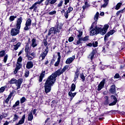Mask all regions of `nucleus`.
<instances>
[{
    "mask_svg": "<svg viewBox=\"0 0 125 125\" xmlns=\"http://www.w3.org/2000/svg\"><path fill=\"white\" fill-rule=\"evenodd\" d=\"M82 36H83V31H79V34L77 35L78 39H82Z\"/></svg>",
    "mask_w": 125,
    "mask_h": 125,
    "instance_id": "obj_39",
    "label": "nucleus"
},
{
    "mask_svg": "<svg viewBox=\"0 0 125 125\" xmlns=\"http://www.w3.org/2000/svg\"><path fill=\"white\" fill-rule=\"evenodd\" d=\"M73 41H74V37H69V38L68 39V42H73Z\"/></svg>",
    "mask_w": 125,
    "mask_h": 125,
    "instance_id": "obj_54",
    "label": "nucleus"
},
{
    "mask_svg": "<svg viewBox=\"0 0 125 125\" xmlns=\"http://www.w3.org/2000/svg\"><path fill=\"white\" fill-rule=\"evenodd\" d=\"M114 78V79H119L120 78V74H119V73H116Z\"/></svg>",
    "mask_w": 125,
    "mask_h": 125,
    "instance_id": "obj_51",
    "label": "nucleus"
},
{
    "mask_svg": "<svg viewBox=\"0 0 125 125\" xmlns=\"http://www.w3.org/2000/svg\"><path fill=\"white\" fill-rule=\"evenodd\" d=\"M76 89V85L74 83H72L71 85V89L70 90L71 91H75Z\"/></svg>",
    "mask_w": 125,
    "mask_h": 125,
    "instance_id": "obj_33",
    "label": "nucleus"
},
{
    "mask_svg": "<svg viewBox=\"0 0 125 125\" xmlns=\"http://www.w3.org/2000/svg\"><path fill=\"white\" fill-rule=\"evenodd\" d=\"M33 119H34L33 113L32 112H30L29 114L28 115L27 120L29 121L32 122V121H33Z\"/></svg>",
    "mask_w": 125,
    "mask_h": 125,
    "instance_id": "obj_21",
    "label": "nucleus"
},
{
    "mask_svg": "<svg viewBox=\"0 0 125 125\" xmlns=\"http://www.w3.org/2000/svg\"><path fill=\"white\" fill-rule=\"evenodd\" d=\"M17 16H11L9 18V20H10L11 21H14V19L15 18H17Z\"/></svg>",
    "mask_w": 125,
    "mask_h": 125,
    "instance_id": "obj_37",
    "label": "nucleus"
},
{
    "mask_svg": "<svg viewBox=\"0 0 125 125\" xmlns=\"http://www.w3.org/2000/svg\"><path fill=\"white\" fill-rule=\"evenodd\" d=\"M7 58H8V55H6L4 56V59H3V62H4V63H6V61H7Z\"/></svg>",
    "mask_w": 125,
    "mask_h": 125,
    "instance_id": "obj_41",
    "label": "nucleus"
},
{
    "mask_svg": "<svg viewBox=\"0 0 125 125\" xmlns=\"http://www.w3.org/2000/svg\"><path fill=\"white\" fill-rule=\"evenodd\" d=\"M21 64L20 63V62H17V64H16V69H18L19 70H20V69H21Z\"/></svg>",
    "mask_w": 125,
    "mask_h": 125,
    "instance_id": "obj_31",
    "label": "nucleus"
},
{
    "mask_svg": "<svg viewBox=\"0 0 125 125\" xmlns=\"http://www.w3.org/2000/svg\"><path fill=\"white\" fill-rule=\"evenodd\" d=\"M26 118V115L25 114H24L21 119L19 121L18 123L19 125H23V124H24V123H25V119Z\"/></svg>",
    "mask_w": 125,
    "mask_h": 125,
    "instance_id": "obj_18",
    "label": "nucleus"
},
{
    "mask_svg": "<svg viewBox=\"0 0 125 125\" xmlns=\"http://www.w3.org/2000/svg\"><path fill=\"white\" fill-rule=\"evenodd\" d=\"M4 55H5V51L2 50L0 51V57H3Z\"/></svg>",
    "mask_w": 125,
    "mask_h": 125,
    "instance_id": "obj_32",
    "label": "nucleus"
},
{
    "mask_svg": "<svg viewBox=\"0 0 125 125\" xmlns=\"http://www.w3.org/2000/svg\"><path fill=\"white\" fill-rule=\"evenodd\" d=\"M20 42H18L16 45H14V49H15V50H17V49L19 48V46H20Z\"/></svg>",
    "mask_w": 125,
    "mask_h": 125,
    "instance_id": "obj_27",
    "label": "nucleus"
},
{
    "mask_svg": "<svg viewBox=\"0 0 125 125\" xmlns=\"http://www.w3.org/2000/svg\"><path fill=\"white\" fill-rule=\"evenodd\" d=\"M74 60H75V56H73L72 57L68 58L65 62V63L66 64H71Z\"/></svg>",
    "mask_w": 125,
    "mask_h": 125,
    "instance_id": "obj_16",
    "label": "nucleus"
},
{
    "mask_svg": "<svg viewBox=\"0 0 125 125\" xmlns=\"http://www.w3.org/2000/svg\"><path fill=\"white\" fill-rule=\"evenodd\" d=\"M34 67V64L32 62H28L26 64L27 69H32V67Z\"/></svg>",
    "mask_w": 125,
    "mask_h": 125,
    "instance_id": "obj_20",
    "label": "nucleus"
},
{
    "mask_svg": "<svg viewBox=\"0 0 125 125\" xmlns=\"http://www.w3.org/2000/svg\"><path fill=\"white\" fill-rule=\"evenodd\" d=\"M104 4L102 5V7L105 8L108 5V3H109V0H104Z\"/></svg>",
    "mask_w": 125,
    "mask_h": 125,
    "instance_id": "obj_26",
    "label": "nucleus"
},
{
    "mask_svg": "<svg viewBox=\"0 0 125 125\" xmlns=\"http://www.w3.org/2000/svg\"><path fill=\"white\" fill-rule=\"evenodd\" d=\"M20 104V102L19 101H17L16 103L15 104H14L13 106V108H15L16 107H17L18 105Z\"/></svg>",
    "mask_w": 125,
    "mask_h": 125,
    "instance_id": "obj_36",
    "label": "nucleus"
},
{
    "mask_svg": "<svg viewBox=\"0 0 125 125\" xmlns=\"http://www.w3.org/2000/svg\"><path fill=\"white\" fill-rule=\"evenodd\" d=\"M122 6V3L119 2L118 3L115 7V9H116V10H119V9H120V7H121V6Z\"/></svg>",
    "mask_w": 125,
    "mask_h": 125,
    "instance_id": "obj_30",
    "label": "nucleus"
},
{
    "mask_svg": "<svg viewBox=\"0 0 125 125\" xmlns=\"http://www.w3.org/2000/svg\"><path fill=\"white\" fill-rule=\"evenodd\" d=\"M63 4V0H61L60 2L59 3V4H58V7H60L61 6H62V5Z\"/></svg>",
    "mask_w": 125,
    "mask_h": 125,
    "instance_id": "obj_48",
    "label": "nucleus"
},
{
    "mask_svg": "<svg viewBox=\"0 0 125 125\" xmlns=\"http://www.w3.org/2000/svg\"><path fill=\"white\" fill-rule=\"evenodd\" d=\"M18 119H19V116L17 114H14L13 120V122H16V121H17Z\"/></svg>",
    "mask_w": 125,
    "mask_h": 125,
    "instance_id": "obj_29",
    "label": "nucleus"
},
{
    "mask_svg": "<svg viewBox=\"0 0 125 125\" xmlns=\"http://www.w3.org/2000/svg\"><path fill=\"white\" fill-rule=\"evenodd\" d=\"M21 23H22V18L21 17L18 19L17 23L16 24V28H12L11 30V36L14 37V36H17L20 32V28H21Z\"/></svg>",
    "mask_w": 125,
    "mask_h": 125,
    "instance_id": "obj_2",
    "label": "nucleus"
},
{
    "mask_svg": "<svg viewBox=\"0 0 125 125\" xmlns=\"http://www.w3.org/2000/svg\"><path fill=\"white\" fill-rule=\"evenodd\" d=\"M68 67L69 66L68 65H65L62 70L61 69H58L57 71L52 74V76L55 78H57L58 76H60V75L63 74V72L66 71V70H68Z\"/></svg>",
    "mask_w": 125,
    "mask_h": 125,
    "instance_id": "obj_6",
    "label": "nucleus"
},
{
    "mask_svg": "<svg viewBox=\"0 0 125 125\" xmlns=\"http://www.w3.org/2000/svg\"><path fill=\"white\" fill-rule=\"evenodd\" d=\"M17 62H18V63L22 62V57H19V58L18 59Z\"/></svg>",
    "mask_w": 125,
    "mask_h": 125,
    "instance_id": "obj_57",
    "label": "nucleus"
},
{
    "mask_svg": "<svg viewBox=\"0 0 125 125\" xmlns=\"http://www.w3.org/2000/svg\"><path fill=\"white\" fill-rule=\"evenodd\" d=\"M29 71H26L25 73V77H26V78H28V77H29Z\"/></svg>",
    "mask_w": 125,
    "mask_h": 125,
    "instance_id": "obj_55",
    "label": "nucleus"
},
{
    "mask_svg": "<svg viewBox=\"0 0 125 125\" xmlns=\"http://www.w3.org/2000/svg\"><path fill=\"white\" fill-rule=\"evenodd\" d=\"M26 54L29 53L30 52V47L29 46V44H27L25 45V49H24Z\"/></svg>",
    "mask_w": 125,
    "mask_h": 125,
    "instance_id": "obj_24",
    "label": "nucleus"
},
{
    "mask_svg": "<svg viewBox=\"0 0 125 125\" xmlns=\"http://www.w3.org/2000/svg\"><path fill=\"white\" fill-rule=\"evenodd\" d=\"M52 103H53L54 105H56L57 104V102H56V101L53 100L52 101Z\"/></svg>",
    "mask_w": 125,
    "mask_h": 125,
    "instance_id": "obj_62",
    "label": "nucleus"
},
{
    "mask_svg": "<svg viewBox=\"0 0 125 125\" xmlns=\"http://www.w3.org/2000/svg\"><path fill=\"white\" fill-rule=\"evenodd\" d=\"M87 46H93L94 47V42H93L92 44L91 43H89L88 44H87Z\"/></svg>",
    "mask_w": 125,
    "mask_h": 125,
    "instance_id": "obj_58",
    "label": "nucleus"
},
{
    "mask_svg": "<svg viewBox=\"0 0 125 125\" xmlns=\"http://www.w3.org/2000/svg\"><path fill=\"white\" fill-rule=\"evenodd\" d=\"M111 98L114 101L112 103L109 104V106H114V105H116V104H117V102H118V100L117 99L116 96L112 95L111 96Z\"/></svg>",
    "mask_w": 125,
    "mask_h": 125,
    "instance_id": "obj_11",
    "label": "nucleus"
},
{
    "mask_svg": "<svg viewBox=\"0 0 125 125\" xmlns=\"http://www.w3.org/2000/svg\"><path fill=\"white\" fill-rule=\"evenodd\" d=\"M50 1V0H47L45 1V5H48L49 4V2Z\"/></svg>",
    "mask_w": 125,
    "mask_h": 125,
    "instance_id": "obj_60",
    "label": "nucleus"
},
{
    "mask_svg": "<svg viewBox=\"0 0 125 125\" xmlns=\"http://www.w3.org/2000/svg\"><path fill=\"white\" fill-rule=\"evenodd\" d=\"M68 95L71 97L70 100H73V93L71 90L68 92Z\"/></svg>",
    "mask_w": 125,
    "mask_h": 125,
    "instance_id": "obj_38",
    "label": "nucleus"
},
{
    "mask_svg": "<svg viewBox=\"0 0 125 125\" xmlns=\"http://www.w3.org/2000/svg\"><path fill=\"white\" fill-rule=\"evenodd\" d=\"M57 1V0H51L50 1V3L51 4H54V3H55V2H56Z\"/></svg>",
    "mask_w": 125,
    "mask_h": 125,
    "instance_id": "obj_52",
    "label": "nucleus"
},
{
    "mask_svg": "<svg viewBox=\"0 0 125 125\" xmlns=\"http://www.w3.org/2000/svg\"><path fill=\"white\" fill-rule=\"evenodd\" d=\"M82 41L83 42H85L86 41H88V36H86L85 37H84L83 38H82Z\"/></svg>",
    "mask_w": 125,
    "mask_h": 125,
    "instance_id": "obj_46",
    "label": "nucleus"
},
{
    "mask_svg": "<svg viewBox=\"0 0 125 125\" xmlns=\"http://www.w3.org/2000/svg\"><path fill=\"white\" fill-rule=\"evenodd\" d=\"M99 15L100 16H104L105 15V13L104 12H101L99 14V12H97L96 14L95 15L94 17V24H97V21L99 19V18H100V17H99Z\"/></svg>",
    "mask_w": 125,
    "mask_h": 125,
    "instance_id": "obj_7",
    "label": "nucleus"
},
{
    "mask_svg": "<svg viewBox=\"0 0 125 125\" xmlns=\"http://www.w3.org/2000/svg\"><path fill=\"white\" fill-rule=\"evenodd\" d=\"M69 13L68 12H66L64 13V17L66 18V19H68V17L69 16Z\"/></svg>",
    "mask_w": 125,
    "mask_h": 125,
    "instance_id": "obj_49",
    "label": "nucleus"
},
{
    "mask_svg": "<svg viewBox=\"0 0 125 125\" xmlns=\"http://www.w3.org/2000/svg\"><path fill=\"white\" fill-rule=\"evenodd\" d=\"M98 46V42H95L94 43V47H97Z\"/></svg>",
    "mask_w": 125,
    "mask_h": 125,
    "instance_id": "obj_61",
    "label": "nucleus"
},
{
    "mask_svg": "<svg viewBox=\"0 0 125 125\" xmlns=\"http://www.w3.org/2000/svg\"><path fill=\"white\" fill-rule=\"evenodd\" d=\"M22 83H23V79H19V80H17L16 79L13 78L9 82L10 84H12L13 83H15L16 85L17 90H18L19 88L21 87V84H22Z\"/></svg>",
    "mask_w": 125,
    "mask_h": 125,
    "instance_id": "obj_5",
    "label": "nucleus"
},
{
    "mask_svg": "<svg viewBox=\"0 0 125 125\" xmlns=\"http://www.w3.org/2000/svg\"><path fill=\"white\" fill-rule=\"evenodd\" d=\"M45 75V71H43L40 75L39 77V82L41 83V82H42V79L44 77V76Z\"/></svg>",
    "mask_w": 125,
    "mask_h": 125,
    "instance_id": "obj_22",
    "label": "nucleus"
},
{
    "mask_svg": "<svg viewBox=\"0 0 125 125\" xmlns=\"http://www.w3.org/2000/svg\"><path fill=\"white\" fill-rule=\"evenodd\" d=\"M54 14H56V11H53L48 13L49 15H54Z\"/></svg>",
    "mask_w": 125,
    "mask_h": 125,
    "instance_id": "obj_40",
    "label": "nucleus"
},
{
    "mask_svg": "<svg viewBox=\"0 0 125 125\" xmlns=\"http://www.w3.org/2000/svg\"><path fill=\"white\" fill-rule=\"evenodd\" d=\"M73 11V8L72 7H69L68 9V10L66 11V12H67L68 13H70V12H71V11Z\"/></svg>",
    "mask_w": 125,
    "mask_h": 125,
    "instance_id": "obj_56",
    "label": "nucleus"
},
{
    "mask_svg": "<svg viewBox=\"0 0 125 125\" xmlns=\"http://www.w3.org/2000/svg\"><path fill=\"white\" fill-rule=\"evenodd\" d=\"M70 1V0H65L64 4L65 5H67V3H68Z\"/></svg>",
    "mask_w": 125,
    "mask_h": 125,
    "instance_id": "obj_63",
    "label": "nucleus"
},
{
    "mask_svg": "<svg viewBox=\"0 0 125 125\" xmlns=\"http://www.w3.org/2000/svg\"><path fill=\"white\" fill-rule=\"evenodd\" d=\"M5 89V86L1 87L0 88V92H3V91H4Z\"/></svg>",
    "mask_w": 125,
    "mask_h": 125,
    "instance_id": "obj_50",
    "label": "nucleus"
},
{
    "mask_svg": "<svg viewBox=\"0 0 125 125\" xmlns=\"http://www.w3.org/2000/svg\"><path fill=\"white\" fill-rule=\"evenodd\" d=\"M14 94V91H12L10 94L9 95L8 97L5 100V101L3 102V103H8L9 102V100L11 99V97H12V95Z\"/></svg>",
    "mask_w": 125,
    "mask_h": 125,
    "instance_id": "obj_13",
    "label": "nucleus"
},
{
    "mask_svg": "<svg viewBox=\"0 0 125 125\" xmlns=\"http://www.w3.org/2000/svg\"><path fill=\"white\" fill-rule=\"evenodd\" d=\"M26 100H27L26 98H25L24 97H23L21 99V100H20L21 104H23V103H24V102H25Z\"/></svg>",
    "mask_w": 125,
    "mask_h": 125,
    "instance_id": "obj_35",
    "label": "nucleus"
},
{
    "mask_svg": "<svg viewBox=\"0 0 125 125\" xmlns=\"http://www.w3.org/2000/svg\"><path fill=\"white\" fill-rule=\"evenodd\" d=\"M62 27H63V24L62 23H59L58 22V24L56 26V27H51L49 30L48 33V36H50L51 34H54V35H55V34L57 33H60V31L62 30Z\"/></svg>",
    "mask_w": 125,
    "mask_h": 125,
    "instance_id": "obj_4",
    "label": "nucleus"
},
{
    "mask_svg": "<svg viewBox=\"0 0 125 125\" xmlns=\"http://www.w3.org/2000/svg\"><path fill=\"white\" fill-rule=\"evenodd\" d=\"M56 81V78H55L52 75L48 77L44 86L45 93L50 92L51 90V86L54 84V82Z\"/></svg>",
    "mask_w": 125,
    "mask_h": 125,
    "instance_id": "obj_1",
    "label": "nucleus"
},
{
    "mask_svg": "<svg viewBox=\"0 0 125 125\" xmlns=\"http://www.w3.org/2000/svg\"><path fill=\"white\" fill-rule=\"evenodd\" d=\"M31 25H32V20L31 19H28L25 23V26L24 28V30H25V31H29Z\"/></svg>",
    "mask_w": 125,
    "mask_h": 125,
    "instance_id": "obj_8",
    "label": "nucleus"
},
{
    "mask_svg": "<svg viewBox=\"0 0 125 125\" xmlns=\"http://www.w3.org/2000/svg\"><path fill=\"white\" fill-rule=\"evenodd\" d=\"M78 123H79V125H83V121L82 119H79Z\"/></svg>",
    "mask_w": 125,
    "mask_h": 125,
    "instance_id": "obj_42",
    "label": "nucleus"
},
{
    "mask_svg": "<svg viewBox=\"0 0 125 125\" xmlns=\"http://www.w3.org/2000/svg\"><path fill=\"white\" fill-rule=\"evenodd\" d=\"M80 78H81V79H82V80H83V81H84V80H85L84 75H83V73L80 74Z\"/></svg>",
    "mask_w": 125,
    "mask_h": 125,
    "instance_id": "obj_47",
    "label": "nucleus"
},
{
    "mask_svg": "<svg viewBox=\"0 0 125 125\" xmlns=\"http://www.w3.org/2000/svg\"><path fill=\"white\" fill-rule=\"evenodd\" d=\"M114 33L115 30H111L109 32L107 33L104 36V41H106L107 38H109V36H111V35H113V34H114Z\"/></svg>",
    "mask_w": 125,
    "mask_h": 125,
    "instance_id": "obj_15",
    "label": "nucleus"
},
{
    "mask_svg": "<svg viewBox=\"0 0 125 125\" xmlns=\"http://www.w3.org/2000/svg\"><path fill=\"white\" fill-rule=\"evenodd\" d=\"M43 0H39L38 1L35 2L33 5L32 6L30 7L29 8V9H34V10H36V9H37L38 8V7L36 6L37 4H41V3L42 2V1H43Z\"/></svg>",
    "mask_w": 125,
    "mask_h": 125,
    "instance_id": "obj_9",
    "label": "nucleus"
},
{
    "mask_svg": "<svg viewBox=\"0 0 125 125\" xmlns=\"http://www.w3.org/2000/svg\"><path fill=\"white\" fill-rule=\"evenodd\" d=\"M31 46H32V47L35 48L36 47V46H37L38 45V44H37V39H35V38H33L31 40Z\"/></svg>",
    "mask_w": 125,
    "mask_h": 125,
    "instance_id": "obj_17",
    "label": "nucleus"
},
{
    "mask_svg": "<svg viewBox=\"0 0 125 125\" xmlns=\"http://www.w3.org/2000/svg\"><path fill=\"white\" fill-rule=\"evenodd\" d=\"M80 75V71L77 70L75 72V75L74 76V82H76L77 81V79L79 78V76Z\"/></svg>",
    "mask_w": 125,
    "mask_h": 125,
    "instance_id": "obj_23",
    "label": "nucleus"
},
{
    "mask_svg": "<svg viewBox=\"0 0 125 125\" xmlns=\"http://www.w3.org/2000/svg\"><path fill=\"white\" fill-rule=\"evenodd\" d=\"M83 41V39H82V38H79L78 41H77V44H80V43H81V42H82Z\"/></svg>",
    "mask_w": 125,
    "mask_h": 125,
    "instance_id": "obj_53",
    "label": "nucleus"
},
{
    "mask_svg": "<svg viewBox=\"0 0 125 125\" xmlns=\"http://www.w3.org/2000/svg\"><path fill=\"white\" fill-rule=\"evenodd\" d=\"M58 60H60L61 59V56L60 55V52H58Z\"/></svg>",
    "mask_w": 125,
    "mask_h": 125,
    "instance_id": "obj_59",
    "label": "nucleus"
},
{
    "mask_svg": "<svg viewBox=\"0 0 125 125\" xmlns=\"http://www.w3.org/2000/svg\"><path fill=\"white\" fill-rule=\"evenodd\" d=\"M26 57H27V58L28 59V60H33V58H32V57H31V56L29 55V54H26Z\"/></svg>",
    "mask_w": 125,
    "mask_h": 125,
    "instance_id": "obj_44",
    "label": "nucleus"
},
{
    "mask_svg": "<svg viewBox=\"0 0 125 125\" xmlns=\"http://www.w3.org/2000/svg\"><path fill=\"white\" fill-rule=\"evenodd\" d=\"M48 43H47V41H46V39H44L43 40V44L44 46H47V44Z\"/></svg>",
    "mask_w": 125,
    "mask_h": 125,
    "instance_id": "obj_45",
    "label": "nucleus"
},
{
    "mask_svg": "<svg viewBox=\"0 0 125 125\" xmlns=\"http://www.w3.org/2000/svg\"><path fill=\"white\" fill-rule=\"evenodd\" d=\"M109 92L112 93V94H115V93H116V85L113 84L110 86Z\"/></svg>",
    "mask_w": 125,
    "mask_h": 125,
    "instance_id": "obj_14",
    "label": "nucleus"
},
{
    "mask_svg": "<svg viewBox=\"0 0 125 125\" xmlns=\"http://www.w3.org/2000/svg\"><path fill=\"white\" fill-rule=\"evenodd\" d=\"M84 4H85V5H83V11H84V9H85V8H86L87 7H88L89 6V4H88V3H87V1L85 2Z\"/></svg>",
    "mask_w": 125,
    "mask_h": 125,
    "instance_id": "obj_28",
    "label": "nucleus"
},
{
    "mask_svg": "<svg viewBox=\"0 0 125 125\" xmlns=\"http://www.w3.org/2000/svg\"><path fill=\"white\" fill-rule=\"evenodd\" d=\"M94 57V50H93L92 52L89 55L88 58H90V60H91V61H92Z\"/></svg>",
    "mask_w": 125,
    "mask_h": 125,
    "instance_id": "obj_25",
    "label": "nucleus"
},
{
    "mask_svg": "<svg viewBox=\"0 0 125 125\" xmlns=\"http://www.w3.org/2000/svg\"><path fill=\"white\" fill-rule=\"evenodd\" d=\"M108 28L109 25L108 24L104 25L103 29L98 26H96L94 29L95 34L98 35V34H101V35H105V34L107 33V31H108Z\"/></svg>",
    "mask_w": 125,
    "mask_h": 125,
    "instance_id": "obj_3",
    "label": "nucleus"
},
{
    "mask_svg": "<svg viewBox=\"0 0 125 125\" xmlns=\"http://www.w3.org/2000/svg\"><path fill=\"white\" fill-rule=\"evenodd\" d=\"M94 27V22H93L90 28V36H94V28L93 27Z\"/></svg>",
    "mask_w": 125,
    "mask_h": 125,
    "instance_id": "obj_19",
    "label": "nucleus"
},
{
    "mask_svg": "<svg viewBox=\"0 0 125 125\" xmlns=\"http://www.w3.org/2000/svg\"><path fill=\"white\" fill-rule=\"evenodd\" d=\"M104 98L105 99V101L104 102V104L105 105H108V104H109V97H105Z\"/></svg>",
    "mask_w": 125,
    "mask_h": 125,
    "instance_id": "obj_34",
    "label": "nucleus"
},
{
    "mask_svg": "<svg viewBox=\"0 0 125 125\" xmlns=\"http://www.w3.org/2000/svg\"><path fill=\"white\" fill-rule=\"evenodd\" d=\"M47 53H48V47L47 46L45 51L43 52L42 54L41 55V57L42 58V59L43 60L44 58H45V56L47 55Z\"/></svg>",
    "mask_w": 125,
    "mask_h": 125,
    "instance_id": "obj_12",
    "label": "nucleus"
},
{
    "mask_svg": "<svg viewBox=\"0 0 125 125\" xmlns=\"http://www.w3.org/2000/svg\"><path fill=\"white\" fill-rule=\"evenodd\" d=\"M106 67V66L105 65H103L102 67H101V69L102 70H105V67Z\"/></svg>",
    "mask_w": 125,
    "mask_h": 125,
    "instance_id": "obj_64",
    "label": "nucleus"
},
{
    "mask_svg": "<svg viewBox=\"0 0 125 125\" xmlns=\"http://www.w3.org/2000/svg\"><path fill=\"white\" fill-rule=\"evenodd\" d=\"M105 82H106V79H104L102 82L100 83V84L98 85V87L97 89V90L98 91H100V90L102 88H103L104 87V85L105 84Z\"/></svg>",
    "mask_w": 125,
    "mask_h": 125,
    "instance_id": "obj_10",
    "label": "nucleus"
},
{
    "mask_svg": "<svg viewBox=\"0 0 125 125\" xmlns=\"http://www.w3.org/2000/svg\"><path fill=\"white\" fill-rule=\"evenodd\" d=\"M60 63V60H58L57 61L55 62L54 65L55 66V67H57L59 65Z\"/></svg>",
    "mask_w": 125,
    "mask_h": 125,
    "instance_id": "obj_43",
    "label": "nucleus"
}]
</instances>
